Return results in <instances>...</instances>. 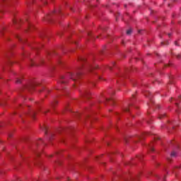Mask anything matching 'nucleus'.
Listing matches in <instances>:
<instances>
[{
  "mask_svg": "<svg viewBox=\"0 0 181 181\" xmlns=\"http://www.w3.org/2000/svg\"><path fill=\"white\" fill-rule=\"evenodd\" d=\"M81 75V72L80 71H78L76 73V74H74L72 73H68V74H66V75L65 76H61L60 79H59V83H61V84H66V83H67V80H69V78H71L74 81H76V80H77V78H80Z\"/></svg>",
  "mask_w": 181,
  "mask_h": 181,
  "instance_id": "nucleus-1",
  "label": "nucleus"
},
{
  "mask_svg": "<svg viewBox=\"0 0 181 181\" xmlns=\"http://www.w3.org/2000/svg\"><path fill=\"white\" fill-rule=\"evenodd\" d=\"M36 86H40V83L39 82H35L34 83H31L30 85H28L26 88L29 90V91H30V90H34L35 87H36Z\"/></svg>",
  "mask_w": 181,
  "mask_h": 181,
  "instance_id": "nucleus-2",
  "label": "nucleus"
},
{
  "mask_svg": "<svg viewBox=\"0 0 181 181\" xmlns=\"http://www.w3.org/2000/svg\"><path fill=\"white\" fill-rule=\"evenodd\" d=\"M171 158H176V152L173 151L170 154Z\"/></svg>",
  "mask_w": 181,
  "mask_h": 181,
  "instance_id": "nucleus-3",
  "label": "nucleus"
},
{
  "mask_svg": "<svg viewBox=\"0 0 181 181\" xmlns=\"http://www.w3.org/2000/svg\"><path fill=\"white\" fill-rule=\"evenodd\" d=\"M42 130L45 131V134H47V127L45 126L42 127Z\"/></svg>",
  "mask_w": 181,
  "mask_h": 181,
  "instance_id": "nucleus-4",
  "label": "nucleus"
},
{
  "mask_svg": "<svg viewBox=\"0 0 181 181\" xmlns=\"http://www.w3.org/2000/svg\"><path fill=\"white\" fill-rule=\"evenodd\" d=\"M144 95H146V97H149V95H151V93L146 91L144 92Z\"/></svg>",
  "mask_w": 181,
  "mask_h": 181,
  "instance_id": "nucleus-5",
  "label": "nucleus"
},
{
  "mask_svg": "<svg viewBox=\"0 0 181 181\" xmlns=\"http://www.w3.org/2000/svg\"><path fill=\"white\" fill-rule=\"evenodd\" d=\"M93 69H94V66L90 65L88 68V71H91Z\"/></svg>",
  "mask_w": 181,
  "mask_h": 181,
  "instance_id": "nucleus-6",
  "label": "nucleus"
},
{
  "mask_svg": "<svg viewBox=\"0 0 181 181\" xmlns=\"http://www.w3.org/2000/svg\"><path fill=\"white\" fill-rule=\"evenodd\" d=\"M131 33H132V30H128L127 31V35H131Z\"/></svg>",
  "mask_w": 181,
  "mask_h": 181,
  "instance_id": "nucleus-7",
  "label": "nucleus"
},
{
  "mask_svg": "<svg viewBox=\"0 0 181 181\" xmlns=\"http://www.w3.org/2000/svg\"><path fill=\"white\" fill-rule=\"evenodd\" d=\"M162 45H165V46H168V45H169V41H165L164 42H162Z\"/></svg>",
  "mask_w": 181,
  "mask_h": 181,
  "instance_id": "nucleus-8",
  "label": "nucleus"
},
{
  "mask_svg": "<svg viewBox=\"0 0 181 181\" xmlns=\"http://www.w3.org/2000/svg\"><path fill=\"white\" fill-rule=\"evenodd\" d=\"M149 148H150V151L151 152H153L155 151V149L153 148V147L152 146H150Z\"/></svg>",
  "mask_w": 181,
  "mask_h": 181,
  "instance_id": "nucleus-9",
  "label": "nucleus"
},
{
  "mask_svg": "<svg viewBox=\"0 0 181 181\" xmlns=\"http://www.w3.org/2000/svg\"><path fill=\"white\" fill-rule=\"evenodd\" d=\"M125 112H129V107L124 108Z\"/></svg>",
  "mask_w": 181,
  "mask_h": 181,
  "instance_id": "nucleus-10",
  "label": "nucleus"
},
{
  "mask_svg": "<svg viewBox=\"0 0 181 181\" xmlns=\"http://www.w3.org/2000/svg\"><path fill=\"white\" fill-rule=\"evenodd\" d=\"M163 117H165V114L160 115L158 118L160 119L163 118Z\"/></svg>",
  "mask_w": 181,
  "mask_h": 181,
  "instance_id": "nucleus-11",
  "label": "nucleus"
},
{
  "mask_svg": "<svg viewBox=\"0 0 181 181\" xmlns=\"http://www.w3.org/2000/svg\"><path fill=\"white\" fill-rule=\"evenodd\" d=\"M90 93H88V91H86L84 93L83 95L86 97L87 95H88Z\"/></svg>",
  "mask_w": 181,
  "mask_h": 181,
  "instance_id": "nucleus-12",
  "label": "nucleus"
},
{
  "mask_svg": "<svg viewBox=\"0 0 181 181\" xmlns=\"http://www.w3.org/2000/svg\"><path fill=\"white\" fill-rule=\"evenodd\" d=\"M0 105L1 106L5 105V100H4L3 102H0Z\"/></svg>",
  "mask_w": 181,
  "mask_h": 181,
  "instance_id": "nucleus-13",
  "label": "nucleus"
},
{
  "mask_svg": "<svg viewBox=\"0 0 181 181\" xmlns=\"http://www.w3.org/2000/svg\"><path fill=\"white\" fill-rule=\"evenodd\" d=\"M22 81H21V79H19V78H18L17 80H16V83H18V84H19V83H21Z\"/></svg>",
  "mask_w": 181,
  "mask_h": 181,
  "instance_id": "nucleus-14",
  "label": "nucleus"
},
{
  "mask_svg": "<svg viewBox=\"0 0 181 181\" xmlns=\"http://www.w3.org/2000/svg\"><path fill=\"white\" fill-rule=\"evenodd\" d=\"M54 104H57V101H55L52 105V107L54 108Z\"/></svg>",
  "mask_w": 181,
  "mask_h": 181,
  "instance_id": "nucleus-15",
  "label": "nucleus"
},
{
  "mask_svg": "<svg viewBox=\"0 0 181 181\" xmlns=\"http://www.w3.org/2000/svg\"><path fill=\"white\" fill-rule=\"evenodd\" d=\"M79 60H81L82 62H84V61H86V59L83 58V57H81V58H79Z\"/></svg>",
  "mask_w": 181,
  "mask_h": 181,
  "instance_id": "nucleus-16",
  "label": "nucleus"
},
{
  "mask_svg": "<svg viewBox=\"0 0 181 181\" xmlns=\"http://www.w3.org/2000/svg\"><path fill=\"white\" fill-rule=\"evenodd\" d=\"M30 66H34V64H33V60L30 59Z\"/></svg>",
  "mask_w": 181,
  "mask_h": 181,
  "instance_id": "nucleus-17",
  "label": "nucleus"
},
{
  "mask_svg": "<svg viewBox=\"0 0 181 181\" xmlns=\"http://www.w3.org/2000/svg\"><path fill=\"white\" fill-rule=\"evenodd\" d=\"M107 69H109V70H112V66H107Z\"/></svg>",
  "mask_w": 181,
  "mask_h": 181,
  "instance_id": "nucleus-18",
  "label": "nucleus"
},
{
  "mask_svg": "<svg viewBox=\"0 0 181 181\" xmlns=\"http://www.w3.org/2000/svg\"><path fill=\"white\" fill-rule=\"evenodd\" d=\"M40 142H43V141H42V139H40L39 142L37 143V145H39V144H40Z\"/></svg>",
  "mask_w": 181,
  "mask_h": 181,
  "instance_id": "nucleus-19",
  "label": "nucleus"
},
{
  "mask_svg": "<svg viewBox=\"0 0 181 181\" xmlns=\"http://www.w3.org/2000/svg\"><path fill=\"white\" fill-rule=\"evenodd\" d=\"M110 99H106V101H110ZM112 103H114V100L111 99Z\"/></svg>",
  "mask_w": 181,
  "mask_h": 181,
  "instance_id": "nucleus-20",
  "label": "nucleus"
},
{
  "mask_svg": "<svg viewBox=\"0 0 181 181\" xmlns=\"http://www.w3.org/2000/svg\"><path fill=\"white\" fill-rule=\"evenodd\" d=\"M8 136L11 138L12 136V133H9Z\"/></svg>",
  "mask_w": 181,
  "mask_h": 181,
  "instance_id": "nucleus-21",
  "label": "nucleus"
},
{
  "mask_svg": "<svg viewBox=\"0 0 181 181\" xmlns=\"http://www.w3.org/2000/svg\"><path fill=\"white\" fill-rule=\"evenodd\" d=\"M35 112H33V113H32V117H35Z\"/></svg>",
  "mask_w": 181,
  "mask_h": 181,
  "instance_id": "nucleus-22",
  "label": "nucleus"
},
{
  "mask_svg": "<svg viewBox=\"0 0 181 181\" xmlns=\"http://www.w3.org/2000/svg\"><path fill=\"white\" fill-rule=\"evenodd\" d=\"M13 23H17L16 20H14V21H13Z\"/></svg>",
  "mask_w": 181,
  "mask_h": 181,
  "instance_id": "nucleus-23",
  "label": "nucleus"
},
{
  "mask_svg": "<svg viewBox=\"0 0 181 181\" xmlns=\"http://www.w3.org/2000/svg\"><path fill=\"white\" fill-rule=\"evenodd\" d=\"M177 100H181V95L179 96L178 99Z\"/></svg>",
  "mask_w": 181,
  "mask_h": 181,
  "instance_id": "nucleus-24",
  "label": "nucleus"
},
{
  "mask_svg": "<svg viewBox=\"0 0 181 181\" xmlns=\"http://www.w3.org/2000/svg\"><path fill=\"white\" fill-rule=\"evenodd\" d=\"M177 59H179V57H180V55H177Z\"/></svg>",
  "mask_w": 181,
  "mask_h": 181,
  "instance_id": "nucleus-25",
  "label": "nucleus"
},
{
  "mask_svg": "<svg viewBox=\"0 0 181 181\" xmlns=\"http://www.w3.org/2000/svg\"><path fill=\"white\" fill-rule=\"evenodd\" d=\"M155 139H159V137L157 136V137L155 138Z\"/></svg>",
  "mask_w": 181,
  "mask_h": 181,
  "instance_id": "nucleus-26",
  "label": "nucleus"
},
{
  "mask_svg": "<svg viewBox=\"0 0 181 181\" xmlns=\"http://www.w3.org/2000/svg\"><path fill=\"white\" fill-rule=\"evenodd\" d=\"M18 40H21V37H18Z\"/></svg>",
  "mask_w": 181,
  "mask_h": 181,
  "instance_id": "nucleus-27",
  "label": "nucleus"
},
{
  "mask_svg": "<svg viewBox=\"0 0 181 181\" xmlns=\"http://www.w3.org/2000/svg\"><path fill=\"white\" fill-rule=\"evenodd\" d=\"M2 2H5V0H1Z\"/></svg>",
  "mask_w": 181,
  "mask_h": 181,
  "instance_id": "nucleus-28",
  "label": "nucleus"
},
{
  "mask_svg": "<svg viewBox=\"0 0 181 181\" xmlns=\"http://www.w3.org/2000/svg\"><path fill=\"white\" fill-rule=\"evenodd\" d=\"M175 45H176V46H177V42H175Z\"/></svg>",
  "mask_w": 181,
  "mask_h": 181,
  "instance_id": "nucleus-29",
  "label": "nucleus"
},
{
  "mask_svg": "<svg viewBox=\"0 0 181 181\" xmlns=\"http://www.w3.org/2000/svg\"><path fill=\"white\" fill-rule=\"evenodd\" d=\"M39 91H40V93H42V90H39Z\"/></svg>",
  "mask_w": 181,
  "mask_h": 181,
  "instance_id": "nucleus-30",
  "label": "nucleus"
},
{
  "mask_svg": "<svg viewBox=\"0 0 181 181\" xmlns=\"http://www.w3.org/2000/svg\"><path fill=\"white\" fill-rule=\"evenodd\" d=\"M168 160H170V158H168Z\"/></svg>",
  "mask_w": 181,
  "mask_h": 181,
  "instance_id": "nucleus-31",
  "label": "nucleus"
},
{
  "mask_svg": "<svg viewBox=\"0 0 181 181\" xmlns=\"http://www.w3.org/2000/svg\"><path fill=\"white\" fill-rule=\"evenodd\" d=\"M114 64H115V63H113L112 65L114 66Z\"/></svg>",
  "mask_w": 181,
  "mask_h": 181,
  "instance_id": "nucleus-32",
  "label": "nucleus"
},
{
  "mask_svg": "<svg viewBox=\"0 0 181 181\" xmlns=\"http://www.w3.org/2000/svg\"><path fill=\"white\" fill-rule=\"evenodd\" d=\"M42 90H45V88H44V87L42 88Z\"/></svg>",
  "mask_w": 181,
  "mask_h": 181,
  "instance_id": "nucleus-33",
  "label": "nucleus"
},
{
  "mask_svg": "<svg viewBox=\"0 0 181 181\" xmlns=\"http://www.w3.org/2000/svg\"><path fill=\"white\" fill-rule=\"evenodd\" d=\"M88 36H90V33H88Z\"/></svg>",
  "mask_w": 181,
  "mask_h": 181,
  "instance_id": "nucleus-34",
  "label": "nucleus"
},
{
  "mask_svg": "<svg viewBox=\"0 0 181 181\" xmlns=\"http://www.w3.org/2000/svg\"><path fill=\"white\" fill-rule=\"evenodd\" d=\"M168 36H170V34H168Z\"/></svg>",
  "mask_w": 181,
  "mask_h": 181,
  "instance_id": "nucleus-35",
  "label": "nucleus"
},
{
  "mask_svg": "<svg viewBox=\"0 0 181 181\" xmlns=\"http://www.w3.org/2000/svg\"><path fill=\"white\" fill-rule=\"evenodd\" d=\"M52 156H53L51 155L50 157L52 158Z\"/></svg>",
  "mask_w": 181,
  "mask_h": 181,
  "instance_id": "nucleus-36",
  "label": "nucleus"
}]
</instances>
